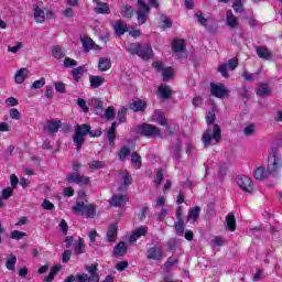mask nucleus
Here are the masks:
<instances>
[{
  "mask_svg": "<svg viewBox=\"0 0 282 282\" xmlns=\"http://www.w3.org/2000/svg\"><path fill=\"white\" fill-rule=\"evenodd\" d=\"M14 193V189L12 187H7L4 189H2V194H1V199H8L10 197H12Z\"/></svg>",
  "mask_w": 282,
  "mask_h": 282,
  "instance_id": "nucleus-50",
  "label": "nucleus"
},
{
  "mask_svg": "<svg viewBox=\"0 0 282 282\" xmlns=\"http://www.w3.org/2000/svg\"><path fill=\"white\" fill-rule=\"evenodd\" d=\"M282 159L281 154L276 150H272L268 159V171L271 175H276L281 171Z\"/></svg>",
  "mask_w": 282,
  "mask_h": 282,
  "instance_id": "nucleus-5",
  "label": "nucleus"
},
{
  "mask_svg": "<svg viewBox=\"0 0 282 282\" xmlns=\"http://www.w3.org/2000/svg\"><path fill=\"white\" fill-rule=\"evenodd\" d=\"M225 240L223 237L216 236L212 239V246L213 248H219L221 246H224Z\"/></svg>",
  "mask_w": 282,
  "mask_h": 282,
  "instance_id": "nucleus-49",
  "label": "nucleus"
},
{
  "mask_svg": "<svg viewBox=\"0 0 282 282\" xmlns=\"http://www.w3.org/2000/svg\"><path fill=\"white\" fill-rule=\"evenodd\" d=\"M32 8L35 23H45V13L48 18L54 17V11L45 9L42 1L34 3Z\"/></svg>",
  "mask_w": 282,
  "mask_h": 282,
  "instance_id": "nucleus-4",
  "label": "nucleus"
},
{
  "mask_svg": "<svg viewBox=\"0 0 282 282\" xmlns=\"http://www.w3.org/2000/svg\"><path fill=\"white\" fill-rule=\"evenodd\" d=\"M195 17H196L199 25H203V28H206L208 25V19H206V17H204V13L202 11H197L195 13Z\"/></svg>",
  "mask_w": 282,
  "mask_h": 282,
  "instance_id": "nucleus-42",
  "label": "nucleus"
},
{
  "mask_svg": "<svg viewBox=\"0 0 282 282\" xmlns=\"http://www.w3.org/2000/svg\"><path fill=\"white\" fill-rule=\"evenodd\" d=\"M256 52L259 58H263L264 61L272 58V52H270V50L265 46H258Z\"/></svg>",
  "mask_w": 282,
  "mask_h": 282,
  "instance_id": "nucleus-27",
  "label": "nucleus"
},
{
  "mask_svg": "<svg viewBox=\"0 0 282 282\" xmlns=\"http://www.w3.org/2000/svg\"><path fill=\"white\" fill-rule=\"evenodd\" d=\"M139 133L145 138H158L160 135V128L145 123L139 127Z\"/></svg>",
  "mask_w": 282,
  "mask_h": 282,
  "instance_id": "nucleus-11",
  "label": "nucleus"
},
{
  "mask_svg": "<svg viewBox=\"0 0 282 282\" xmlns=\"http://www.w3.org/2000/svg\"><path fill=\"white\" fill-rule=\"evenodd\" d=\"M130 109H132V111H144V109H147V102L142 100H134L130 105Z\"/></svg>",
  "mask_w": 282,
  "mask_h": 282,
  "instance_id": "nucleus-36",
  "label": "nucleus"
},
{
  "mask_svg": "<svg viewBox=\"0 0 282 282\" xmlns=\"http://www.w3.org/2000/svg\"><path fill=\"white\" fill-rule=\"evenodd\" d=\"M90 107L95 108L97 116H105V106L102 100L94 98L90 100Z\"/></svg>",
  "mask_w": 282,
  "mask_h": 282,
  "instance_id": "nucleus-18",
  "label": "nucleus"
},
{
  "mask_svg": "<svg viewBox=\"0 0 282 282\" xmlns=\"http://www.w3.org/2000/svg\"><path fill=\"white\" fill-rule=\"evenodd\" d=\"M147 257L153 261H160L164 257V251L162 250V247L154 246L148 249Z\"/></svg>",
  "mask_w": 282,
  "mask_h": 282,
  "instance_id": "nucleus-15",
  "label": "nucleus"
},
{
  "mask_svg": "<svg viewBox=\"0 0 282 282\" xmlns=\"http://www.w3.org/2000/svg\"><path fill=\"white\" fill-rule=\"evenodd\" d=\"M28 74H30V70L28 68H20L14 76V80L18 85H23L25 83V78H28Z\"/></svg>",
  "mask_w": 282,
  "mask_h": 282,
  "instance_id": "nucleus-22",
  "label": "nucleus"
},
{
  "mask_svg": "<svg viewBox=\"0 0 282 282\" xmlns=\"http://www.w3.org/2000/svg\"><path fill=\"white\" fill-rule=\"evenodd\" d=\"M7 270H10L11 272H14L17 270V256L9 254L6 262Z\"/></svg>",
  "mask_w": 282,
  "mask_h": 282,
  "instance_id": "nucleus-32",
  "label": "nucleus"
},
{
  "mask_svg": "<svg viewBox=\"0 0 282 282\" xmlns=\"http://www.w3.org/2000/svg\"><path fill=\"white\" fill-rule=\"evenodd\" d=\"M128 155H131V149L129 147H123L118 153L119 160L121 162H124L127 160Z\"/></svg>",
  "mask_w": 282,
  "mask_h": 282,
  "instance_id": "nucleus-41",
  "label": "nucleus"
},
{
  "mask_svg": "<svg viewBox=\"0 0 282 282\" xmlns=\"http://www.w3.org/2000/svg\"><path fill=\"white\" fill-rule=\"evenodd\" d=\"M99 72H107L111 69V59L107 57H101L98 63Z\"/></svg>",
  "mask_w": 282,
  "mask_h": 282,
  "instance_id": "nucleus-34",
  "label": "nucleus"
},
{
  "mask_svg": "<svg viewBox=\"0 0 282 282\" xmlns=\"http://www.w3.org/2000/svg\"><path fill=\"white\" fill-rule=\"evenodd\" d=\"M270 94H272V90L268 84H259L257 95L260 96V98H268Z\"/></svg>",
  "mask_w": 282,
  "mask_h": 282,
  "instance_id": "nucleus-28",
  "label": "nucleus"
},
{
  "mask_svg": "<svg viewBox=\"0 0 282 282\" xmlns=\"http://www.w3.org/2000/svg\"><path fill=\"white\" fill-rule=\"evenodd\" d=\"M62 127L63 122L61 120L52 119L46 121L44 126V131H46L48 135H54L55 133H58V129H61Z\"/></svg>",
  "mask_w": 282,
  "mask_h": 282,
  "instance_id": "nucleus-13",
  "label": "nucleus"
},
{
  "mask_svg": "<svg viewBox=\"0 0 282 282\" xmlns=\"http://www.w3.org/2000/svg\"><path fill=\"white\" fill-rule=\"evenodd\" d=\"M104 116L108 119V120H113L116 118V109H113V106L108 107L105 112Z\"/></svg>",
  "mask_w": 282,
  "mask_h": 282,
  "instance_id": "nucleus-47",
  "label": "nucleus"
},
{
  "mask_svg": "<svg viewBox=\"0 0 282 282\" xmlns=\"http://www.w3.org/2000/svg\"><path fill=\"white\" fill-rule=\"evenodd\" d=\"M149 12H151L149 4H147L144 0H138L137 17L139 25H144V23H147V19H149Z\"/></svg>",
  "mask_w": 282,
  "mask_h": 282,
  "instance_id": "nucleus-8",
  "label": "nucleus"
},
{
  "mask_svg": "<svg viewBox=\"0 0 282 282\" xmlns=\"http://www.w3.org/2000/svg\"><path fill=\"white\" fill-rule=\"evenodd\" d=\"M73 212L85 215V217H96V207L94 205H85L84 202H79L73 207Z\"/></svg>",
  "mask_w": 282,
  "mask_h": 282,
  "instance_id": "nucleus-9",
  "label": "nucleus"
},
{
  "mask_svg": "<svg viewBox=\"0 0 282 282\" xmlns=\"http://www.w3.org/2000/svg\"><path fill=\"white\" fill-rule=\"evenodd\" d=\"M131 162L134 169H142V158L137 152L131 154Z\"/></svg>",
  "mask_w": 282,
  "mask_h": 282,
  "instance_id": "nucleus-39",
  "label": "nucleus"
},
{
  "mask_svg": "<svg viewBox=\"0 0 282 282\" xmlns=\"http://www.w3.org/2000/svg\"><path fill=\"white\" fill-rule=\"evenodd\" d=\"M87 273L78 274V282H100V275L98 274V264H91L86 268Z\"/></svg>",
  "mask_w": 282,
  "mask_h": 282,
  "instance_id": "nucleus-7",
  "label": "nucleus"
},
{
  "mask_svg": "<svg viewBox=\"0 0 282 282\" xmlns=\"http://www.w3.org/2000/svg\"><path fill=\"white\" fill-rule=\"evenodd\" d=\"M176 235L182 237L184 235V221H178L175 224Z\"/></svg>",
  "mask_w": 282,
  "mask_h": 282,
  "instance_id": "nucleus-57",
  "label": "nucleus"
},
{
  "mask_svg": "<svg viewBox=\"0 0 282 282\" xmlns=\"http://www.w3.org/2000/svg\"><path fill=\"white\" fill-rule=\"evenodd\" d=\"M153 122H158V124H161V127H166V117H164V113L161 111H155L152 115Z\"/></svg>",
  "mask_w": 282,
  "mask_h": 282,
  "instance_id": "nucleus-30",
  "label": "nucleus"
},
{
  "mask_svg": "<svg viewBox=\"0 0 282 282\" xmlns=\"http://www.w3.org/2000/svg\"><path fill=\"white\" fill-rule=\"evenodd\" d=\"M210 94L215 98L224 99V98H228L230 91L228 90V88H226V85H224V84L212 83L210 84Z\"/></svg>",
  "mask_w": 282,
  "mask_h": 282,
  "instance_id": "nucleus-10",
  "label": "nucleus"
},
{
  "mask_svg": "<svg viewBox=\"0 0 282 282\" xmlns=\"http://www.w3.org/2000/svg\"><path fill=\"white\" fill-rule=\"evenodd\" d=\"M80 166H82V164L78 162L73 163L74 173H70L66 177V180H67V182H69V184H82V185L89 184V177L85 176V175H80V173H78V171H80Z\"/></svg>",
  "mask_w": 282,
  "mask_h": 282,
  "instance_id": "nucleus-6",
  "label": "nucleus"
},
{
  "mask_svg": "<svg viewBox=\"0 0 282 282\" xmlns=\"http://www.w3.org/2000/svg\"><path fill=\"white\" fill-rule=\"evenodd\" d=\"M42 208H44V210H54V205L48 199H44L42 203Z\"/></svg>",
  "mask_w": 282,
  "mask_h": 282,
  "instance_id": "nucleus-63",
  "label": "nucleus"
},
{
  "mask_svg": "<svg viewBox=\"0 0 282 282\" xmlns=\"http://www.w3.org/2000/svg\"><path fill=\"white\" fill-rule=\"evenodd\" d=\"M186 47V44L184 40H175L172 43V48L174 52H184V48Z\"/></svg>",
  "mask_w": 282,
  "mask_h": 282,
  "instance_id": "nucleus-40",
  "label": "nucleus"
},
{
  "mask_svg": "<svg viewBox=\"0 0 282 282\" xmlns=\"http://www.w3.org/2000/svg\"><path fill=\"white\" fill-rule=\"evenodd\" d=\"M254 131H256V127L253 123L248 124L243 129V133H245V135H247V138L254 135Z\"/></svg>",
  "mask_w": 282,
  "mask_h": 282,
  "instance_id": "nucleus-48",
  "label": "nucleus"
},
{
  "mask_svg": "<svg viewBox=\"0 0 282 282\" xmlns=\"http://www.w3.org/2000/svg\"><path fill=\"white\" fill-rule=\"evenodd\" d=\"M52 52L54 58H57V61H61V58H65V53L63 52V48L61 46H54Z\"/></svg>",
  "mask_w": 282,
  "mask_h": 282,
  "instance_id": "nucleus-43",
  "label": "nucleus"
},
{
  "mask_svg": "<svg viewBox=\"0 0 282 282\" xmlns=\"http://www.w3.org/2000/svg\"><path fill=\"white\" fill-rule=\"evenodd\" d=\"M107 138L110 144H115L116 142V130H108Z\"/></svg>",
  "mask_w": 282,
  "mask_h": 282,
  "instance_id": "nucleus-64",
  "label": "nucleus"
},
{
  "mask_svg": "<svg viewBox=\"0 0 282 282\" xmlns=\"http://www.w3.org/2000/svg\"><path fill=\"white\" fill-rule=\"evenodd\" d=\"M232 8L237 14H241L243 12V2L241 0H234Z\"/></svg>",
  "mask_w": 282,
  "mask_h": 282,
  "instance_id": "nucleus-46",
  "label": "nucleus"
},
{
  "mask_svg": "<svg viewBox=\"0 0 282 282\" xmlns=\"http://www.w3.org/2000/svg\"><path fill=\"white\" fill-rule=\"evenodd\" d=\"M115 32H116L117 36H122V34H124V32H127V23H124L122 21H118L115 24Z\"/></svg>",
  "mask_w": 282,
  "mask_h": 282,
  "instance_id": "nucleus-37",
  "label": "nucleus"
},
{
  "mask_svg": "<svg viewBox=\"0 0 282 282\" xmlns=\"http://www.w3.org/2000/svg\"><path fill=\"white\" fill-rule=\"evenodd\" d=\"M215 110H210L206 116L207 130L203 133L204 147H213L221 142V128L215 123L216 120Z\"/></svg>",
  "mask_w": 282,
  "mask_h": 282,
  "instance_id": "nucleus-1",
  "label": "nucleus"
},
{
  "mask_svg": "<svg viewBox=\"0 0 282 282\" xmlns=\"http://www.w3.org/2000/svg\"><path fill=\"white\" fill-rule=\"evenodd\" d=\"M83 72H84L83 66H79L73 69L72 75L75 83H78L80 80V76H83Z\"/></svg>",
  "mask_w": 282,
  "mask_h": 282,
  "instance_id": "nucleus-45",
  "label": "nucleus"
},
{
  "mask_svg": "<svg viewBox=\"0 0 282 282\" xmlns=\"http://www.w3.org/2000/svg\"><path fill=\"white\" fill-rule=\"evenodd\" d=\"M105 166V161H91L89 163V169L98 170Z\"/></svg>",
  "mask_w": 282,
  "mask_h": 282,
  "instance_id": "nucleus-55",
  "label": "nucleus"
},
{
  "mask_svg": "<svg viewBox=\"0 0 282 282\" xmlns=\"http://www.w3.org/2000/svg\"><path fill=\"white\" fill-rule=\"evenodd\" d=\"M226 224H227V228L228 230H230V232H235V230H237V220L235 219V214H228L226 217Z\"/></svg>",
  "mask_w": 282,
  "mask_h": 282,
  "instance_id": "nucleus-29",
  "label": "nucleus"
},
{
  "mask_svg": "<svg viewBox=\"0 0 282 282\" xmlns=\"http://www.w3.org/2000/svg\"><path fill=\"white\" fill-rule=\"evenodd\" d=\"M237 186L241 188L245 193H252L254 186L252 185V180L246 175H240L237 178Z\"/></svg>",
  "mask_w": 282,
  "mask_h": 282,
  "instance_id": "nucleus-12",
  "label": "nucleus"
},
{
  "mask_svg": "<svg viewBox=\"0 0 282 282\" xmlns=\"http://www.w3.org/2000/svg\"><path fill=\"white\" fill-rule=\"evenodd\" d=\"M55 91H57L58 94H65V91H66L65 83L56 82L55 83Z\"/></svg>",
  "mask_w": 282,
  "mask_h": 282,
  "instance_id": "nucleus-56",
  "label": "nucleus"
},
{
  "mask_svg": "<svg viewBox=\"0 0 282 282\" xmlns=\"http://www.w3.org/2000/svg\"><path fill=\"white\" fill-rule=\"evenodd\" d=\"M12 239H17L18 241H20V239H23V237H26V234L20 230H13L11 231V236Z\"/></svg>",
  "mask_w": 282,
  "mask_h": 282,
  "instance_id": "nucleus-53",
  "label": "nucleus"
},
{
  "mask_svg": "<svg viewBox=\"0 0 282 282\" xmlns=\"http://www.w3.org/2000/svg\"><path fill=\"white\" fill-rule=\"evenodd\" d=\"M271 175L270 171L265 170V167L263 166H259L253 171V177H256V180H265L267 177H269Z\"/></svg>",
  "mask_w": 282,
  "mask_h": 282,
  "instance_id": "nucleus-24",
  "label": "nucleus"
},
{
  "mask_svg": "<svg viewBox=\"0 0 282 282\" xmlns=\"http://www.w3.org/2000/svg\"><path fill=\"white\" fill-rule=\"evenodd\" d=\"M228 64H220L219 66H218V72H219V74H221V76L224 77V78H228Z\"/></svg>",
  "mask_w": 282,
  "mask_h": 282,
  "instance_id": "nucleus-54",
  "label": "nucleus"
},
{
  "mask_svg": "<svg viewBox=\"0 0 282 282\" xmlns=\"http://www.w3.org/2000/svg\"><path fill=\"white\" fill-rule=\"evenodd\" d=\"M238 65H239V61L231 58V59H229L227 67H228V69H230V72H235V69H237Z\"/></svg>",
  "mask_w": 282,
  "mask_h": 282,
  "instance_id": "nucleus-58",
  "label": "nucleus"
},
{
  "mask_svg": "<svg viewBox=\"0 0 282 282\" xmlns=\"http://www.w3.org/2000/svg\"><path fill=\"white\" fill-rule=\"evenodd\" d=\"M94 2L96 3L95 12L97 14H109V4L101 2L100 0H94Z\"/></svg>",
  "mask_w": 282,
  "mask_h": 282,
  "instance_id": "nucleus-21",
  "label": "nucleus"
},
{
  "mask_svg": "<svg viewBox=\"0 0 282 282\" xmlns=\"http://www.w3.org/2000/svg\"><path fill=\"white\" fill-rule=\"evenodd\" d=\"M127 202H129L127 195L116 194L110 198V206H115V208H118L120 206H124Z\"/></svg>",
  "mask_w": 282,
  "mask_h": 282,
  "instance_id": "nucleus-16",
  "label": "nucleus"
},
{
  "mask_svg": "<svg viewBox=\"0 0 282 282\" xmlns=\"http://www.w3.org/2000/svg\"><path fill=\"white\" fill-rule=\"evenodd\" d=\"M199 213H202V208L199 207L191 208L187 216V221H193V224H195V221L199 219Z\"/></svg>",
  "mask_w": 282,
  "mask_h": 282,
  "instance_id": "nucleus-33",
  "label": "nucleus"
},
{
  "mask_svg": "<svg viewBox=\"0 0 282 282\" xmlns=\"http://www.w3.org/2000/svg\"><path fill=\"white\" fill-rule=\"evenodd\" d=\"M113 253L116 254V257H124L127 254V243L124 242H119L115 249H113Z\"/></svg>",
  "mask_w": 282,
  "mask_h": 282,
  "instance_id": "nucleus-35",
  "label": "nucleus"
},
{
  "mask_svg": "<svg viewBox=\"0 0 282 282\" xmlns=\"http://www.w3.org/2000/svg\"><path fill=\"white\" fill-rule=\"evenodd\" d=\"M133 12H134L133 7H128V6L123 7L121 10V14L126 19H131V17H133Z\"/></svg>",
  "mask_w": 282,
  "mask_h": 282,
  "instance_id": "nucleus-44",
  "label": "nucleus"
},
{
  "mask_svg": "<svg viewBox=\"0 0 282 282\" xmlns=\"http://www.w3.org/2000/svg\"><path fill=\"white\" fill-rule=\"evenodd\" d=\"M117 237H118V225L112 224L109 226L107 231V241L111 243L116 241Z\"/></svg>",
  "mask_w": 282,
  "mask_h": 282,
  "instance_id": "nucleus-26",
  "label": "nucleus"
},
{
  "mask_svg": "<svg viewBox=\"0 0 282 282\" xmlns=\"http://www.w3.org/2000/svg\"><path fill=\"white\" fill-rule=\"evenodd\" d=\"M118 120L119 122H127V108H122L118 112Z\"/></svg>",
  "mask_w": 282,
  "mask_h": 282,
  "instance_id": "nucleus-60",
  "label": "nucleus"
},
{
  "mask_svg": "<svg viewBox=\"0 0 282 282\" xmlns=\"http://www.w3.org/2000/svg\"><path fill=\"white\" fill-rule=\"evenodd\" d=\"M73 249L75 254H84L85 253V241L83 238H78L77 241L74 242Z\"/></svg>",
  "mask_w": 282,
  "mask_h": 282,
  "instance_id": "nucleus-31",
  "label": "nucleus"
},
{
  "mask_svg": "<svg viewBox=\"0 0 282 282\" xmlns=\"http://www.w3.org/2000/svg\"><path fill=\"white\" fill-rule=\"evenodd\" d=\"M121 180L122 185L119 187V191H124L128 186H131L133 184V178L131 177V174L128 171L121 172Z\"/></svg>",
  "mask_w": 282,
  "mask_h": 282,
  "instance_id": "nucleus-20",
  "label": "nucleus"
},
{
  "mask_svg": "<svg viewBox=\"0 0 282 282\" xmlns=\"http://www.w3.org/2000/svg\"><path fill=\"white\" fill-rule=\"evenodd\" d=\"M153 67L156 69V72L162 73L164 83L169 82V79L173 76V68H164V64L160 61L154 62Z\"/></svg>",
  "mask_w": 282,
  "mask_h": 282,
  "instance_id": "nucleus-14",
  "label": "nucleus"
},
{
  "mask_svg": "<svg viewBox=\"0 0 282 282\" xmlns=\"http://www.w3.org/2000/svg\"><path fill=\"white\" fill-rule=\"evenodd\" d=\"M42 87H45V78H41L39 80H35L33 84H32V88L33 89H41Z\"/></svg>",
  "mask_w": 282,
  "mask_h": 282,
  "instance_id": "nucleus-61",
  "label": "nucleus"
},
{
  "mask_svg": "<svg viewBox=\"0 0 282 282\" xmlns=\"http://www.w3.org/2000/svg\"><path fill=\"white\" fill-rule=\"evenodd\" d=\"M82 42H83L84 52L86 53L91 52V50H99V46L96 45V43L94 42V40H91V37H84Z\"/></svg>",
  "mask_w": 282,
  "mask_h": 282,
  "instance_id": "nucleus-23",
  "label": "nucleus"
},
{
  "mask_svg": "<svg viewBox=\"0 0 282 282\" xmlns=\"http://www.w3.org/2000/svg\"><path fill=\"white\" fill-rule=\"evenodd\" d=\"M159 93L161 94L163 100H169V98H171V87L166 85H161L159 87Z\"/></svg>",
  "mask_w": 282,
  "mask_h": 282,
  "instance_id": "nucleus-38",
  "label": "nucleus"
},
{
  "mask_svg": "<svg viewBox=\"0 0 282 282\" xmlns=\"http://www.w3.org/2000/svg\"><path fill=\"white\" fill-rule=\"evenodd\" d=\"M9 116L12 120H21V112L17 108L10 109Z\"/></svg>",
  "mask_w": 282,
  "mask_h": 282,
  "instance_id": "nucleus-52",
  "label": "nucleus"
},
{
  "mask_svg": "<svg viewBox=\"0 0 282 282\" xmlns=\"http://www.w3.org/2000/svg\"><path fill=\"white\" fill-rule=\"evenodd\" d=\"M129 54L137 55L139 58H143L144 61H149L153 56V48H151V44H140V43H131L126 48Z\"/></svg>",
  "mask_w": 282,
  "mask_h": 282,
  "instance_id": "nucleus-2",
  "label": "nucleus"
},
{
  "mask_svg": "<svg viewBox=\"0 0 282 282\" xmlns=\"http://www.w3.org/2000/svg\"><path fill=\"white\" fill-rule=\"evenodd\" d=\"M162 182H164V173L162 172V170H158L156 176L154 178V185L160 186V184H162Z\"/></svg>",
  "mask_w": 282,
  "mask_h": 282,
  "instance_id": "nucleus-51",
  "label": "nucleus"
},
{
  "mask_svg": "<svg viewBox=\"0 0 282 282\" xmlns=\"http://www.w3.org/2000/svg\"><path fill=\"white\" fill-rule=\"evenodd\" d=\"M76 65H78V62H76L75 59H72L69 57H65L64 67H76Z\"/></svg>",
  "mask_w": 282,
  "mask_h": 282,
  "instance_id": "nucleus-62",
  "label": "nucleus"
},
{
  "mask_svg": "<svg viewBox=\"0 0 282 282\" xmlns=\"http://www.w3.org/2000/svg\"><path fill=\"white\" fill-rule=\"evenodd\" d=\"M91 127L87 124H77L75 127V133L73 135V142L77 149L80 151L83 149V144H85V135H87L90 131Z\"/></svg>",
  "mask_w": 282,
  "mask_h": 282,
  "instance_id": "nucleus-3",
  "label": "nucleus"
},
{
  "mask_svg": "<svg viewBox=\"0 0 282 282\" xmlns=\"http://www.w3.org/2000/svg\"><path fill=\"white\" fill-rule=\"evenodd\" d=\"M89 83H90L91 89H98V87H101V85H105V77L91 75L89 77Z\"/></svg>",
  "mask_w": 282,
  "mask_h": 282,
  "instance_id": "nucleus-25",
  "label": "nucleus"
},
{
  "mask_svg": "<svg viewBox=\"0 0 282 282\" xmlns=\"http://www.w3.org/2000/svg\"><path fill=\"white\" fill-rule=\"evenodd\" d=\"M4 105H7V107H17V105H19V100L14 97H9L6 99Z\"/></svg>",
  "mask_w": 282,
  "mask_h": 282,
  "instance_id": "nucleus-59",
  "label": "nucleus"
},
{
  "mask_svg": "<svg viewBox=\"0 0 282 282\" xmlns=\"http://www.w3.org/2000/svg\"><path fill=\"white\" fill-rule=\"evenodd\" d=\"M148 230H149V228H147V227H139L130 236V239H129L130 243H135V241H138V239H140V237H144V235H147Z\"/></svg>",
  "mask_w": 282,
  "mask_h": 282,
  "instance_id": "nucleus-19",
  "label": "nucleus"
},
{
  "mask_svg": "<svg viewBox=\"0 0 282 282\" xmlns=\"http://www.w3.org/2000/svg\"><path fill=\"white\" fill-rule=\"evenodd\" d=\"M226 23L228 28L231 30H235L239 26V20H237L235 13H232V10H228L226 13Z\"/></svg>",
  "mask_w": 282,
  "mask_h": 282,
  "instance_id": "nucleus-17",
  "label": "nucleus"
}]
</instances>
